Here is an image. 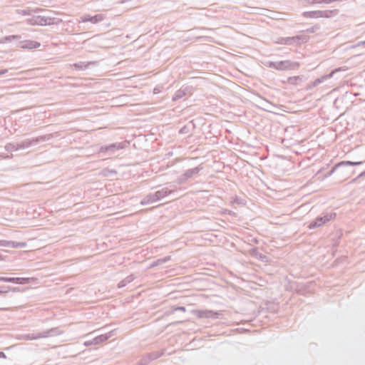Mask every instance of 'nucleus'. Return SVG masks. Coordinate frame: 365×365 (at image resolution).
<instances>
[{"instance_id": "3", "label": "nucleus", "mask_w": 365, "mask_h": 365, "mask_svg": "<svg viewBox=\"0 0 365 365\" xmlns=\"http://www.w3.org/2000/svg\"><path fill=\"white\" fill-rule=\"evenodd\" d=\"M0 245H9L11 246L12 247H19L24 246V244L0 241Z\"/></svg>"}, {"instance_id": "8", "label": "nucleus", "mask_w": 365, "mask_h": 365, "mask_svg": "<svg viewBox=\"0 0 365 365\" xmlns=\"http://www.w3.org/2000/svg\"><path fill=\"white\" fill-rule=\"evenodd\" d=\"M5 357H6V356H5L4 353L0 352V358H5Z\"/></svg>"}, {"instance_id": "7", "label": "nucleus", "mask_w": 365, "mask_h": 365, "mask_svg": "<svg viewBox=\"0 0 365 365\" xmlns=\"http://www.w3.org/2000/svg\"><path fill=\"white\" fill-rule=\"evenodd\" d=\"M6 72H7V70H2V71H0V75L5 74Z\"/></svg>"}, {"instance_id": "2", "label": "nucleus", "mask_w": 365, "mask_h": 365, "mask_svg": "<svg viewBox=\"0 0 365 365\" xmlns=\"http://www.w3.org/2000/svg\"><path fill=\"white\" fill-rule=\"evenodd\" d=\"M41 43L36 41L26 40L21 43V48L23 49L33 50L39 48Z\"/></svg>"}, {"instance_id": "1", "label": "nucleus", "mask_w": 365, "mask_h": 365, "mask_svg": "<svg viewBox=\"0 0 365 365\" xmlns=\"http://www.w3.org/2000/svg\"><path fill=\"white\" fill-rule=\"evenodd\" d=\"M0 281L23 284L29 283L31 279L24 277H0Z\"/></svg>"}, {"instance_id": "4", "label": "nucleus", "mask_w": 365, "mask_h": 365, "mask_svg": "<svg viewBox=\"0 0 365 365\" xmlns=\"http://www.w3.org/2000/svg\"><path fill=\"white\" fill-rule=\"evenodd\" d=\"M324 222V221L322 220V219H317L315 224L318 226H320L322 225L323 223Z\"/></svg>"}, {"instance_id": "5", "label": "nucleus", "mask_w": 365, "mask_h": 365, "mask_svg": "<svg viewBox=\"0 0 365 365\" xmlns=\"http://www.w3.org/2000/svg\"><path fill=\"white\" fill-rule=\"evenodd\" d=\"M175 310H180V311L185 312V308L183 307H180L176 308Z\"/></svg>"}, {"instance_id": "6", "label": "nucleus", "mask_w": 365, "mask_h": 365, "mask_svg": "<svg viewBox=\"0 0 365 365\" xmlns=\"http://www.w3.org/2000/svg\"><path fill=\"white\" fill-rule=\"evenodd\" d=\"M346 163L349 164V165H357V164H359V163H352V162H350V161H348Z\"/></svg>"}]
</instances>
